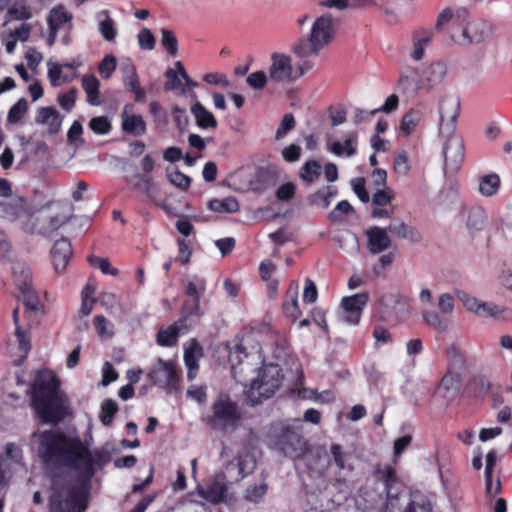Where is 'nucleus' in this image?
<instances>
[{
  "mask_svg": "<svg viewBox=\"0 0 512 512\" xmlns=\"http://www.w3.org/2000/svg\"><path fill=\"white\" fill-rule=\"evenodd\" d=\"M461 377L457 372H447L440 381L436 393L446 401L452 400L458 393Z\"/></svg>",
  "mask_w": 512,
  "mask_h": 512,
  "instance_id": "obj_26",
  "label": "nucleus"
},
{
  "mask_svg": "<svg viewBox=\"0 0 512 512\" xmlns=\"http://www.w3.org/2000/svg\"><path fill=\"white\" fill-rule=\"evenodd\" d=\"M337 28V19L329 13L315 18L309 32L293 44L292 52L298 59L318 56L334 40Z\"/></svg>",
  "mask_w": 512,
  "mask_h": 512,
  "instance_id": "obj_4",
  "label": "nucleus"
},
{
  "mask_svg": "<svg viewBox=\"0 0 512 512\" xmlns=\"http://www.w3.org/2000/svg\"><path fill=\"white\" fill-rule=\"evenodd\" d=\"M312 67L313 63L309 59H299L294 65L290 55L274 52L270 56L269 79L278 84L295 82Z\"/></svg>",
  "mask_w": 512,
  "mask_h": 512,
  "instance_id": "obj_7",
  "label": "nucleus"
},
{
  "mask_svg": "<svg viewBox=\"0 0 512 512\" xmlns=\"http://www.w3.org/2000/svg\"><path fill=\"white\" fill-rule=\"evenodd\" d=\"M321 173V164L316 160H309L300 168L299 177L306 185H311L320 178Z\"/></svg>",
  "mask_w": 512,
  "mask_h": 512,
  "instance_id": "obj_37",
  "label": "nucleus"
},
{
  "mask_svg": "<svg viewBox=\"0 0 512 512\" xmlns=\"http://www.w3.org/2000/svg\"><path fill=\"white\" fill-rule=\"evenodd\" d=\"M283 309L286 315L293 320H296L300 315V309L298 305V292L297 290H289L286 295V300L283 303Z\"/></svg>",
  "mask_w": 512,
  "mask_h": 512,
  "instance_id": "obj_44",
  "label": "nucleus"
},
{
  "mask_svg": "<svg viewBox=\"0 0 512 512\" xmlns=\"http://www.w3.org/2000/svg\"><path fill=\"white\" fill-rule=\"evenodd\" d=\"M368 300L369 295L364 292L344 297L340 305L339 319L348 324H358L362 310L367 305Z\"/></svg>",
  "mask_w": 512,
  "mask_h": 512,
  "instance_id": "obj_15",
  "label": "nucleus"
},
{
  "mask_svg": "<svg viewBox=\"0 0 512 512\" xmlns=\"http://www.w3.org/2000/svg\"><path fill=\"white\" fill-rule=\"evenodd\" d=\"M137 41H138L139 47L142 50H148V51L153 50L156 45V39H155L153 33L151 32V30L148 28H142L139 31V33L137 35Z\"/></svg>",
  "mask_w": 512,
  "mask_h": 512,
  "instance_id": "obj_56",
  "label": "nucleus"
},
{
  "mask_svg": "<svg viewBox=\"0 0 512 512\" xmlns=\"http://www.w3.org/2000/svg\"><path fill=\"white\" fill-rule=\"evenodd\" d=\"M9 15L16 20H27L32 17L31 10L23 4H15L8 10Z\"/></svg>",
  "mask_w": 512,
  "mask_h": 512,
  "instance_id": "obj_64",
  "label": "nucleus"
},
{
  "mask_svg": "<svg viewBox=\"0 0 512 512\" xmlns=\"http://www.w3.org/2000/svg\"><path fill=\"white\" fill-rule=\"evenodd\" d=\"M246 82L252 89L262 90L270 82L269 73L266 74L262 70L255 71L248 75Z\"/></svg>",
  "mask_w": 512,
  "mask_h": 512,
  "instance_id": "obj_53",
  "label": "nucleus"
},
{
  "mask_svg": "<svg viewBox=\"0 0 512 512\" xmlns=\"http://www.w3.org/2000/svg\"><path fill=\"white\" fill-rule=\"evenodd\" d=\"M353 212L352 205L346 201H340L335 208L329 213L328 219L331 223H341L345 217Z\"/></svg>",
  "mask_w": 512,
  "mask_h": 512,
  "instance_id": "obj_48",
  "label": "nucleus"
},
{
  "mask_svg": "<svg viewBox=\"0 0 512 512\" xmlns=\"http://www.w3.org/2000/svg\"><path fill=\"white\" fill-rule=\"evenodd\" d=\"M338 191L333 186H324L307 197V203L322 209H327Z\"/></svg>",
  "mask_w": 512,
  "mask_h": 512,
  "instance_id": "obj_32",
  "label": "nucleus"
},
{
  "mask_svg": "<svg viewBox=\"0 0 512 512\" xmlns=\"http://www.w3.org/2000/svg\"><path fill=\"white\" fill-rule=\"evenodd\" d=\"M71 255L72 246L68 239L61 238L54 243L51 249V257L54 269L57 273H61L65 270Z\"/></svg>",
  "mask_w": 512,
  "mask_h": 512,
  "instance_id": "obj_21",
  "label": "nucleus"
},
{
  "mask_svg": "<svg viewBox=\"0 0 512 512\" xmlns=\"http://www.w3.org/2000/svg\"><path fill=\"white\" fill-rule=\"evenodd\" d=\"M389 231L401 239H410L412 241H419L420 235L414 228L408 226L401 220H395L390 223Z\"/></svg>",
  "mask_w": 512,
  "mask_h": 512,
  "instance_id": "obj_39",
  "label": "nucleus"
},
{
  "mask_svg": "<svg viewBox=\"0 0 512 512\" xmlns=\"http://www.w3.org/2000/svg\"><path fill=\"white\" fill-rule=\"evenodd\" d=\"M457 296L467 311L476 314V312L479 308V305L481 303L480 299H478L464 291H458Z\"/></svg>",
  "mask_w": 512,
  "mask_h": 512,
  "instance_id": "obj_62",
  "label": "nucleus"
},
{
  "mask_svg": "<svg viewBox=\"0 0 512 512\" xmlns=\"http://www.w3.org/2000/svg\"><path fill=\"white\" fill-rule=\"evenodd\" d=\"M122 129L125 133L134 136H141L146 132V123L142 116L129 114L126 110L122 112Z\"/></svg>",
  "mask_w": 512,
  "mask_h": 512,
  "instance_id": "obj_33",
  "label": "nucleus"
},
{
  "mask_svg": "<svg viewBox=\"0 0 512 512\" xmlns=\"http://www.w3.org/2000/svg\"><path fill=\"white\" fill-rule=\"evenodd\" d=\"M48 78L52 86H59L62 83L70 82L76 77V66L74 64H57L48 62Z\"/></svg>",
  "mask_w": 512,
  "mask_h": 512,
  "instance_id": "obj_23",
  "label": "nucleus"
},
{
  "mask_svg": "<svg viewBox=\"0 0 512 512\" xmlns=\"http://www.w3.org/2000/svg\"><path fill=\"white\" fill-rule=\"evenodd\" d=\"M267 491V484L262 480L259 484L249 486L245 491V499L249 502L258 503L262 500Z\"/></svg>",
  "mask_w": 512,
  "mask_h": 512,
  "instance_id": "obj_52",
  "label": "nucleus"
},
{
  "mask_svg": "<svg viewBox=\"0 0 512 512\" xmlns=\"http://www.w3.org/2000/svg\"><path fill=\"white\" fill-rule=\"evenodd\" d=\"M490 33L491 27L486 21L474 20L463 27L459 35L455 30H452L451 38L460 44H477L484 41Z\"/></svg>",
  "mask_w": 512,
  "mask_h": 512,
  "instance_id": "obj_16",
  "label": "nucleus"
},
{
  "mask_svg": "<svg viewBox=\"0 0 512 512\" xmlns=\"http://www.w3.org/2000/svg\"><path fill=\"white\" fill-rule=\"evenodd\" d=\"M432 506L429 500L422 495H415L406 503L403 512H431Z\"/></svg>",
  "mask_w": 512,
  "mask_h": 512,
  "instance_id": "obj_46",
  "label": "nucleus"
},
{
  "mask_svg": "<svg viewBox=\"0 0 512 512\" xmlns=\"http://www.w3.org/2000/svg\"><path fill=\"white\" fill-rule=\"evenodd\" d=\"M28 110V103L25 98L19 99L9 110L7 120L9 123L19 122Z\"/></svg>",
  "mask_w": 512,
  "mask_h": 512,
  "instance_id": "obj_51",
  "label": "nucleus"
},
{
  "mask_svg": "<svg viewBox=\"0 0 512 512\" xmlns=\"http://www.w3.org/2000/svg\"><path fill=\"white\" fill-rule=\"evenodd\" d=\"M208 207L211 211L217 213H235L239 210V203L235 197H226L223 199H213Z\"/></svg>",
  "mask_w": 512,
  "mask_h": 512,
  "instance_id": "obj_40",
  "label": "nucleus"
},
{
  "mask_svg": "<svg viewBox=\"0 0 512 512\" xmlns=\"http://www.w3.org/2000/svg\"><path fill=\"white\" fill-rule=\"evenodd\" d=\"M228 483L219 474L206 488L199 489V495L207 501L218 504L226 501Z\"/></svg>",
  "mask_w": 512,
  "mask_h": 512,
  "instance_id": "obj_22",
  "label": "nucleus"
},
{
  "mask_svg": "<svg viewBox=\"0 0 512 512\" xmlns=\"http://www.w3.org/2000/svg\"><path fill=\"white\" fill-rule=\"evenodd\" d=\"M358 143V135L356 132H348L345 134L344 141L327 140L328 150L338 157H352L356 154Z\"/></svg>",
  "mask_w": 512,
  "mask_h": 512,
  "instance_id": "obj_20",
  "label": "nucleus"
},
{
  "mask_svg": "<svg viewBox=\"0 0 512 512\" xmlns=\"http://www.w3.org/2000/svg\"><path fill=\"white\" fill-rule=\"evenodd\" d=\"M118 410L116 402L112 399H106L101 405L100 420L105 426H110L113 422L114 415Z\"/></svg>",
  "mask_w": 512,
  "mask_h": 512,
  "instance_id": "obj_49",
  "label": "nucleus"
},
{
  "mask_svg": "<svg viewBox=\"0 0 512 512\" xmlns=\"http://www.w3.org/2000/svg\"><path fill=\"white\" fill-rule=\"evenodd\" d=\"M137 188L141 189L148 199L157 205V202L161 200L158 198L159 185L152 181L150 176H141V183L136 185Z\"/></svg>",
  "mask_w": 512,
  "mask_h": 512,
  "instance_id": "obj_42",
  "label": "nucleus"
},
{
  "mask_svg": "<svg viewBox=\"0 0 512 512\" xmlns=\"http://www.w3.org/2000/svg\"><path fill=\"white\" fill-rule=\"evenodd\" d=\"M437 307L444 315H450L454 311L455 301L451 294L442 293L438 297Z\"/></svg>",
  "mask_w": 512,
  "mask_h": 512,
  "instance_id": "obj_61",
  "label": "nucleus"
},
{
  "mask_svg": "<svg viewBox=\"0 0 512 512\" xmlns=\"http://www.w3.org/2000/svg\"><path fill=\"white\" fill-rule=\"evenodd\" d=\"M424 322L431 328L443 333L448 330V322L437 311L424 310L422 312Z\"/></svg>",
  "mask_w": 512,
  "mask_h": 512,
  "instance_id": "obj_41",
  "label": "nucleus"
},
{
  "mask_svg": "<svg viewBox=\"0 0 512 512\" xmlns=\"http://www.w3.org/2000/svg\"><path fill=\"white\" fill-rule=\"evenodd\" d=\"M206 279L193 275L184 280L185 301L183 303V313L185 317L201 316L200 299L206 291Z\"/></svg>",
  "mask_w": 512,
  "mask_h": 512,
  "instance_id": "obj_11",
  "label": "nucleus"
},
{
  "mask_svg": "<svg viewBox=\"0 0 512 512\" xmlns=\"http://www.w3.org/2000/svg\"><path fill=\"white\" fill-rule=\"evenodd\" d=\"M259 358L257 353H248L241 343L229 347V362L233 377L244 384L246 376L256 369Z\"/></svg>",
  "mask_w": 512,
  "mask_h": 512,
  "instance_id": "obj_10",
  "label": "nucleus"
},
{
  "mask_svg": "<svg viewBox=\"0 0 512 512\" xmlns=\"http://www.w3.org/2000/svg\"><path fill=\"white\" fill-rule=\"evenodd\" d=\"M89 128L96 134H107L111 130V123L107 116L94 117L89 122Z\"/></svg>",
  "mask_w": 512,
  "mask_h": 512,
  "instance_id": "obj_57",
  "label": "nucleus"
},
{
  "mask_svg": "<svg viewBox=\"0 0 512 512\" xmlns=\"http://www.w3.org/2000/svg\"><path fill=\"white\" fill-rule=\"evenodd\" d=\"M117 66L116 58L113 55H107L99 64L100 75L108 79L111 77Z\"/></svg>",
  "mask_w": 512,
  "mask_h": 512,
  "instance_id": "obj_60",
  "label": "nucleus"
},
{
  "mask_svg": "<svg viewBox=\"0 0 512 512\" xmlns=\"http://www.w3.org/2000/svg\"><path fill=\"white\" fill-rule=\"evenodd\" d=\"M14 281L20 291V298L25 306L36 311L39 307V299L32 288V275L29 267L24 263H15L13 266Z\"/></svg>",
  "mask_w": 512,
  "mask_h": 512,
  "instance_id": "obj_12",
  "label": "nucleus"
},
{
  "mask_svg": "<svg viewBox=\"0 0 512 512\" xmlns=\"http://www.w3.org/2000/svg\"><path fill=\"white\" fill-rule=\"evenodd\" d=\"M500 183V178L495 173L480 176L478 179V192L484 197H492L497 194Z\"/></svg>",
  "mask_w": 512,
  "mask_h": 512,
  "instance_id": "obj_36",
  "label": "nucleus"
},
{
  "mask_svg": "<svg viewBox=\"0 0 512 512\" xmlns=\"http://www.w3.org/2000/svg\"><path fill=\"white\" fill-rule=\"evenodd\" d=\"M394 197L392 189L385 187L384 189L378 190L372 197V203L375 207L390 206V203Z\"/></svg>",
  "mask_w": 512,
  "mask_h": 512,
  "instance_id": "obj_59",
  "label": "nucleus"
},
{
  "mask_svg": "<svg viewBox=\"0 0 512 512\" xmlns=\"http://www.w3.org/2000/svg\"><path fill=\"white\" fill-rule=\"evenodd\" d=\"M36 122L48 126L49 132L56 134L61 128L62 119L58 111L53 107H41L38 109Z\"/></svg>",
  "mask_w": 512,
  "mask_h": 512,
  "instance_id": "obj_29",
  "label": "nucleus"
},
{
  "mask_svg": "<svg viewBox=\"0 0 512 512\" xmlns=\"http://www.w3.org/2000/svg\"><path fill=\"white\" fill-rule=\"evenodd\" d=\"M398 88L403 93L415 94L426 86L422 74L420 75L413 67H405L400 72Z\"/></svg>",
  "mask_w": 512,
  "mask_h": 512,
  "instance_id": "obj_19",
  "label": "nucleus"
},
{
  "mask_svg": "<svg viewBox=\"0 0 512 512\" xmlns=\"http://www.w3.org/2000/svg\"><path fill=\"white\" fill-rule=\"evenodd\" d=\"M466 229L470 235L482 231L487 224V214L481 206H471L465 210Z\"/></svg>",
  "mask_w": 512,
  "mask_h": 512,
  "instance_id": "obj_25",
  "label": "nucleus"
},
{
  "mask_svg": "<svg viewBox=\"0 0 512 512\" xmlns=\"http://www.w3.org/2000/svg\"><path fill=\"white\" fill-rule=\"evenodd\" d=\"M283 380L281 368L276 364H269L262 367L257 377L252 379L248 389L245 391L247 399L252 405L272 397L280 388Z\"/></svg>",
  "mask_w": 512,
  "mask_h": 512,
  "instance_id": "obj_6",
  "label": "nucleus"
},
{
  "mask_svg": "<svg viewBox=\"0 0 512 512\" xmlns=\"http://www.w3.org/2000/svg\"><path fill=\"white\" fill-rule=\"evenodd\" d=\"M185 327V322L180 320L172 325L161 328L157 333V343L160 346L171 347L174 346L180 334V331Z\"/></svg>",
  "mask_w": 512,
  "mask_h": 512,
  "instance_id": "obj_34",
  "label": "nucleus"
},
{
  "mask_svg": "<svg viewBox=\"0 0 512 512\" xmlns=\"http://www.w3.org/2000/svg\"><path fill=\"white\" fill-rule=\"evenodd\" d=\"M73 15L65 6L56 5L53 7L47 17L48 27L56 30L64 28L66 25L71 26Z\"/></svg>",
  "mask_w": 512,
  "mask_h": 512,
  "instance_id": "obj_31",
  "label": "nucleus"
},
{
  "mask_svg": "<svg viewBox=\"0 0 512 512\" xmlns=\"http://www.w3.org/2000/svg\"><path fill=\"white\" fill-rule=\"evenodd\" d=\"M506 311L504 307H500L491 302L481 301L476 315L480 317H492L496 319L503 318V314Z\"/></svg>",
  "mask_w": 512,
  "mask_h": 512,
  "instance_id": "obj_47",
  "label": "nucleus"
},
{
  "mask_svg": "<svg viewBox=\"0 0 512 512\" xmlns=\"http://www.w3.org/2000/svg\"><path fill=\"white\" fill-rule=\"evenodd\" d=\"M460 112V102L457 98L448 97L439 104L440 135L445 138L443 154L446 174H455L464 160V143L455 134L456 122Z\"/></svg>",
  "mask_w": 512,
  "mask_h": 512,
  "instance_id": "obj_3",
  "label": "nucleus"
},
{
  "mask_svg": "<svg viewBox=\"0 0 512 512\" xmlns=\"http://www.w3.org/2000/svg\"><path fill=\"white\" fill-rule=\"evenodd\" d=\"M295 127V118L292 114H285L276 130L275 140L283 139L288 132L293 130Z\"/></svg>",
  "mask_w": 512,
  "mask_h": 512,
  "instance_id": "obj_58",
  "label": "nucleus"
},
{
  "mask_svg": "<svg viewBox=\"0 0 512 512\" xmlns=\"http://www.w3.org/2000/svg\"><path fill=\"white\" fill-rule=\"evenodd\" d=\"M256 468L254 456L248 452L241 453L237 458L228 462L219 475L228 484L240 482L247 475L251 474Z\"/></svg>",
  "mask_w": 512,
  "mask_h": 512,
  "instance_id": "obj_13",
  "label": "nucleus"
},
{
  "mask_svg": "<svg viewBox=\"0 0 512 512\" xmlns=\"http://www.w3.org/2000/svg\"><path fill=\"white\" fill-rule=\"evenodd\" d=\"M268 439L274 448L291 459H299L307 451L306 441L286 422L272 424L268 432Z\"/></svg>",
  "mask_w": 512,
  "mask_h": 512,
  "instance_id": "obj_5",
  "label": "nucleus"
},
{
  "mask_svg": "<svg viewBox=\"0 0 512 512\" xmlns=\"http://www.w3.org/2000/svg\"><path fill=\"white\" fill-rule=\"evenodd\" d=\"M432 39V32L420 29L416 30L413 33L412 41V50L410 51V57L414 61H420L423 59L425 54V49L429 45Z\"/></svg>",
  "mask_w": 512,
  "mask_h": 512,
  "instance_id": "obj_28",
  "label": "nucleus"
},
{
  "mask_svg": "<svg viewBox=\"0 0 512 512\" xmlns=\"http://www.w3.org/2000/svg\"><path fill=\"white\" fill-rule=\"evenodd\" d=\"M331 458L323 468H317L319 475L338 483L345 481L346 474L351 473L354 467L351 463V454L343 449L340 444H332L330 447Z\"/></svg>",
  "mask_w": 512,
  "mask_h": 512,
  "instance_id": "obj_9",
  "label": "nucleus"
},
{
  "mask_svg": "<svg viewBox=\"0 0 512 512\" xmlns=\"http://www.w3.org/2000/svg\"><path fill=\"white\" fill-rule=\"evenodd\" d=\"M98 21V30L101 36L107 42H115L118 29L116 22L110 17L107 10H102L96 15Z\"/></svg>",
  "mask_w": 512,
  "mask_h": 512,
  "instance_id": "obj_30",
  "label": "nucleus"
},
{
  "mask_svg": "<svg viewBox=\"0 0 512 512\" xmlns=\"http://www.w3.org/2000/svg\"><path fill=\"white\" fill-rule=\"evenodd\" d=\"M168 180L180 189H187L191 184V179L180 171H174L167 174Z\"/></svg>",
  "mask_w": 512,
  "mask_h": 512,
  "instance_id": "obj_63",
  "label": "nucleus"
},
{
  "mask_svg": "<svg viewBox=\"0 0 512 512\" xmlns=\"http://www.w3.org/2000/svg\"><path fill=\"white\" fill-rule=\"evenodd\" d=\"M160 32L162 47L169 55L176 56L178 53V40L175 33L168 28H162Z\"/></svg>",
  "mask_w": 512,
  "mask_h": 512,
  "instance_id": "obj_43",
  "label": "nucleus"
},
{
  "mask_svg": "<svg viewBox=\"0 0 512 512\" xmlns=\"http://www.w3.org/2000/svg\"><path fill=\"white\" fill-rule=\"evenodd\" d=\"M32 402L39 418L56 424L69 413L68 401L60 390L59 381L47 371L40 372L32 388Z\"/></svg>",
  "mask_w": 512,
  "mask_h": 512,
  "instance_id": "obj_2",
  "label": "nucleus"
},
{
  "mask_svg": "<svg viewBox=\"0 0 512 512\" xmlns=\"http://www.w3.org/2000/svg\"><path fill=\"white\" fill-rule=\"evenodd\" d=\"M82 87L87 94L88 103L99 105V80L94 75H85L82 78Z\"/></svg>",
  "mask_w": 512,
  "mask_h": 512,
  "instance_id": "obj_38",
  "label": "nucleus"
},
{
  "mask_svg": "<svg viewBox=\"0 0 512 512\" xmlns=\"http://www.w3.org/2000/svg\"><path fill=\"white\" fill-rule=\"evenodd\" d=\"M367 238V249L372 254H380L391 246V239L385 228L378 226L370 227L365 232Z\"/></svg>",
  "mask_w": 512,
  "mask_h": 512,
  "instance_id": "obj_18",
  "label": "nucleus"
},
{
  "mask_svg": "<svg viewBox=\"0 0 512 512\" xmlns=\"http://www.w3.org/2000/svg\"><path fill=\"white\" fill-rule=\"evenodd\" d=\"M340 247L350 255H355L359 252V240L355 234L346 233L341 236Z\"/></svg>",
  "mask_w": 512,
  "mask_h": 512,
  "instance_id": "obj_54",
  "label": "nucleus"
},
{
  "mask_svg": "<svg viewBox=\"0 0 512 512\" xmlns=\"http://www.w3.org/2000/svg\"><path fill=\"white\" fill-rule=\"evenodd\" d=\"M13 321L16 326L15 334L19 342V349L22 352L27 353L30 350V340L26 330H23L19 325L18 309H14L13 311Z\"/></svg>",
  "mask_w": 512,
  "mask_h": 512,
  "instance_id": "obj_50",
  "label": "nucleus"
},
{
  "mask_svg": "<svg viewBox=\"0 0 512 512\" xmlns=\"http://www.w3.org/2000/svg\"><path fill=\"white\" fill-rule=\"evenodd\" d=\"M191 113L195 118L196 124L201 129H215L217 120L214 115L208 111L200 102L196 101L191 106Z\"/></svg>",
  "mask_w": 512,
  "mask_h": 512,
  "instance_id": "obj_35",
  "label": "nucleus"
},
{
  "mask_svg": "<svg viewBox=\"0 0 512 512\" xmlns=\"http://www.w3.org/2000/svg\"><path fill=\"white\" fill-rule=\"evenodd\" d=\"M70 211L67 212L61 211L49 217V219L38 223L35 225L34 223H27L24 227L26 232L29 233H39L46 236H50L54 232H56L60 227L68 222L70 219Z\"/></svg>",
  "mask_w": 512,
  "mask_h": 512,
  "instance_id": "obj_17",
  "label": "nucleus"
},
{
  "mask_svg": "<svg viewBox=\"0 0 512 512\" xmlns=\"http://www.w3.org/2000/svg\"><path fill=\"white\" fill-rule=\"evenodd\" d=\"M39 454L47 464L67 466L78 472L81 481L71 482L62 477L52 481L50 512H84L87 508L90 480L108 461L103 449L90 450L79 437L44 432L39 436Z\"/></svg>",
  "mask_w": 512,
  "mask_h": 512,
  "instance_id": "obj_1",
  "label": "nucleus"
},
{
  "mask_svg": "<svg viewBox=\"0 0 512 512\" xmlns=\"http://www.w3.org/2000/svg\"><path fill=\"white\" fill-rule=\"evenodd\" d=\"M203 350L201 345L195 340H191L184 345V362L187 367V377L193 380L198 371V361L202 357Z\"/></svg>",
  "mask_w": 512,
  "mask_h": 512,
  "instance_id": "obj_24",
  "label": "nucleus"
},
{
  "mask_svg": "<svg viewBox=\"0 0 512 512\" xmlns=\"http://www.w3.org/2000/svg\"><path fill=\"white\" fill-rule=\"evenodd\" d=\"M94 326L98 335L102 338H110L113 335L112 324L102 315L94 317Z\"/></svg>",
  "mask_w": 512,
  "mask_h": 512,
  "instance_id": "obj_55",
  "label": "nucleus"
},
{
  "mask_svg": "<svg viewBox=\"0 0 512 512\" xmlns=\"http://www.w3.org/2000/svg\"><path fill=\"white\" fill-rule=\"evenodd\" d=\"M420 111L410 110L402 118L400 129L406 135H410L421 121Z\"/></svg>",
  "mask_w": 512,
  "mask_h": 512,
  "instance_id": "obj_45",
  "label": "nucleus"
},
{
  "mask_svg": "<svg viewBox=\"0 0 512 512\" xmlns=\"http://www.w3.org/2000/svg\"><path fill=\"white\" fill-rule=\"evenodd\" d=\"M149 380L162 388L175 389L178 383V371L173 361L158 358L148 372Z\"/></svg>",
  "mask_w": 512,
  "mask_h": 512,
  "instance_id": "obj_14",
  "label": "nucleus"
},
{
  "mask_svg": "<svg viewBox=\"0 0 512 512\" xmlns=\"http://www.w3.org/2000/svg\"><path fill=\"white\" fill-rule=\"evenodd\" d=\"M240 418L237 404L228 395H220L212 405V415L208 421L213 429L228 431L237 427Z\"/></svg>",
  "mask_w": 512,
  "mask_h": 512,
  "instance_id": "obj_8",
  "label": "nucleus"
},
{
  "mask_svg": "<svg viewBox=\"0 0 512 512\" xmlns=\"http://www.w3.org/2000/svg\"><path fill=\"white\" fill-rule=\"evenodd\" d=\"M447 74V65L442 61H436L427 66L423 72V81L426 88H433L439 85Z\"/></svg>",
  "mask_w": 512,
  "mask_h": 512,
  "instance_id": "obj_27",
  "label": "nucleus"
}]
</instances>
